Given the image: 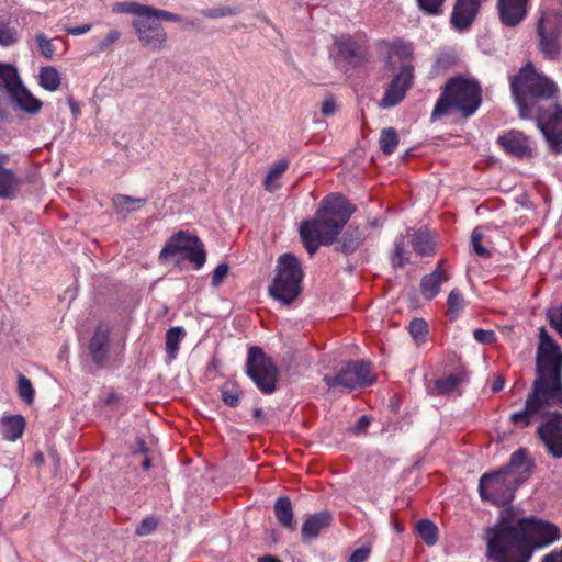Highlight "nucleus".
Instances as JSON below:
<instances>
[{
  "instance_id": "52",
  "label": "nucleus",
  "mask_w": 562,
  "mask_h": 562,
  "mask_svg": "<svg viewBox=\"0 0 562 562\" xmlns=\"http://www.w3.org/2000/svg\"><path fill=\"white\" fill-rule=\"evenodd\" d=\"M337 111V105L335 98L333 95H327L321 106V113L324 116L334 115Z\"/></svg>"
},
{
  "instance_id": "2",
  "label": "nucleus",
  "mask_w": 562,
  "mask_h": 562,
  "mask_svg": "<svg viewBox=\"0 0 562 562\" xmlns=\"http://www.w3.org/2000/svg\"><path fill=\"white\" fill-rule=\"evenodd\" d=\"M560 529L537 518H516L512 508L486 529V558L491 562H529L536 548L560 540Z\"/></svg>"
},
{
  "instance_id": "36",
  "label": "nucleus",
  "mask_w": 562,
  "mask_h": 562,
  "mask_svg": "<svg viewBox=\"0 0 562 562\" xmlns=\"http://www.w3.org/2000/svg\"><path fill=\"white\" fill-rule=\"evenodd\" d=\"M186 333L181 327H172L166 334V351L170 359L177 357L179 350V344L184 337Z\"/></svg>"
},
{
  "instance_id": "57",
  "label": "nucleus",
  "mask_w": 562,
  "mask_h": 562,
  "mask_svg": "<svg viewBox=\"0 0 562 562\" xmlns=\"http://www.w3.org/2000/svg\"><path fill=\"white\" fill-rule=\"evenodd\" d=\"M91 29H92V25L87 23V24H83L80 26H67L65 29V31L70 35L78 36V35L88 33Z\"/></svg>"
},
{
  "instance_id": "10",
  "label": "nucleus",
  "mask_w": 562,
  "mask_h": 562,
  "mask_svg": "<svg viewBox=\"0 0 562 562\" xmlns=\"http://www.w3.org/2000/svg\"><path fill=\"white\" fill-rule=\"evenodd\" d=\"M180 256L189 260L195 269H201L206 261V251L203 243L196 235L186 231L173 234L160 251L159 258L167 260Z\"/></svg>"
},
{
  "instance_id": "42",
  "label": "nucleus",
  "mask_w": 562,
  "mask_h": 562,
  "mask_svg": "<svg viewBox=\"0 0 562 562\" xmlns=\"http://www.w3.org/2000/svg\"><path fill=\"white\" fill-rule=\"evenodd\" d=\"M483 233L480 227H475L471 233V246L474 254L481 258L491 257V251L482 246Z\"/></svg>"
},
{
  "instance_id": "64",
  "label": "nucleus",
  "mask_w": 562,
  "mask_h": 562,
  "mask_svg": "<svg viewBox=\"0 0 562 562\" xmlns=\"http://www.w3.org/2000/svg\"><path fill=\"white\" fill-rule=\"evenodd\" d=\"M36 461L37 462H42L43 461V456L42 454L36 456Z\"/></svg>"
},
{
  "instance_id": "11",
  "label": "nucleus",
  "mask_w": 562,
  "mask_h": 562,
  "mask_svg": "<svg viewBox=\"0 0 562 562\" xmlns=\"http://www.w3.org/2000/svg\"><path fill=\"white\" fill-rule=\"evenodd\" d=\"M537 34L540 52L548 59H557L561 53L562 12L554 9L541 10Z\"/></svg>"
},
{
  "instance_id": "62",
  "label": "nucleus",
  "mask_w": 562,
  "mask_h": 562,
  "mask_svg": "<svg viewBox=\"0 0 562 562\" xmlns=\"http://www.w3.org/2000/svg\"><path fill=\"white\" fill-rule=\"evenodd\" d=\"M263 415V411L261 408H255L254 409V417L257 419H260Z\"/></svg>"
},
{
  "instance_id": "59",
  "label": "nucleus",
  "mask_w": 562,
  "mask_h": 562,
  "mask_svg": "<svg viewBox=\"0 0 562 562\" xmlns=\"http://www.w3.org/2000/svg\"><path fill=\"white\" fill-rule=\"evenodd\" d=\"M505 385V379L502 376V375H498L497 378H495V380L493 381L492 385H491V389H492V392L496 393V392H499Z\"/></svg>"
},
{
  "instance_id": "12",
  "label": "nucleus",
  "mask_w": 562,
  "mask_h": 562,
  "mask_svg": "<svg viewBox=\"0 0 562 562\" xmlns=\"http://www.w3.org/2000/svg\"><path fill=\"white\" fill-rule=\"evenodd\" d=\"M371 363L368 361H349L336 375L325 374L323 381L328 389L338 386L353 390L358 386L370 385L374 382Z\"/></svg>"
},
{
  "instance_id": "26",
  "label": "nucleus",
  "mask_w": 562,
  "mask_h": 562,
  "mask_svg": "<svg viewBox=\"0 0 562 562\" xmlns=\"http://www.w3.org/2000/svg\"><path fill=\"white\" fill-rule=\"evenodd\" d=\"M147 203L146 198H133L126 194H115L112 205L116 214L125 217L131 212L143 207Z\"/></svg>"
},
{
  "instance_id": "46",
  "label": "nucleus",
  "mask_w": 562,
  "mask_h": 562,
  "mask_svg": "<svg viewBox=\"0 0 562 562\" xmlns=\"http://www.w3.org/2000/svg\"><path fill=\"white\" fill-rule=\"evenodd\" d=\"M408 328L415 340L423 339L428 331V325L423 318H414Z\"/></svg>"
},
{
  "instance_id": "31",
  "label": "nucleus",
  "mask_w": 562,
  "mask_h": 562,
  "mask_svg": "<svg viewBox=\"0 0 562 562\" xmlns=\"http://www.w3.org/2000/svg\"><path fill=\"white\" fill-rule=\"evenodd\" d=\"M415 529L423 541L431 547L435 546L439 538L438 527L430 519H420L416 522Z\"/></svg>"
},
{
  "instance_id": "17",
  "label": "nucleus",
  "mask_w": 562,
  "mask_h": 562,
  "mask_svg": "<svg viewBox=\"0 0 562 562\" xmlns=\"http://www.w3.org/2000/svg\"><path fill=\"white\" fill-rule=\"evenodd\" d=\"M497 142L506 153L517 158L532 156L530 139L520 132L512 131L503 136H499Z\"/></svg>"
},
{
  "instance_id": "49",
  "label": "nucleus",
  "mask_w": 562,
  "mask_h": 562,
  "mask_svg": "<svg viewBox=\"0 0 562 562\" xmlns=\"http://www.w3.org/2000/svg\"><path fill=\"white\" fill-rule=\"evenodd\" d=\"M228 271H229L228 263H226V262L220 263L212 273V281H211L212 285L214 288L220 286L223 283L224 279L227 277Z\"/></svg>"
},
{
  "instance_id": "27",
  "label": "nucleus",
  "mask_w": 562,
  "mask_h": 562,
  "mask_svg": "<svg viewBox=\"0 0 562 562\" xmlns=\"http://www.w3.org/2000/svg\"><path fill=\"white\" fill-rule=\"evenodd\" d=\"M22 85L18 69L11 64L0 63V88L10 95Z\"/></svg>"
},
{
  "instance_id": "25",
  "label": "nucleus",
  "mask_w": 562,
  "mask_h": 562,
  "mask_svg": "<svg viewBox=\"0 0 562 562\" xmlns=\"http://www.w3.org/2000/svg\"><path fill=\"white\" fill-rule=\"evenodd\" d=\"M10 98L15 104L24 112L30 114L37 113L42 108V102L36 99L25 87L22 85L20 88L10 94Z\"/></svg>"
},
{
  "instance_id": "44",
  "label": "nucleus",
  "mask_w": 562,
  "mask_h": 562,
  "mask_svg": "<svg viewBox=\"0 0 562 562\" xmlns=\"http://www.w3.org/2000/svg\"><path fill=\"white\" fill-rule=\"evenodd\" d=\"M418 8L427 15H438L442 13L445 0H416Z\"/></svg>"
},
{
  "instance_id": "61",
  "label": "nucleus",
  "mask_w": 562,
  "mask_h": 562,
  "mask_svg": "<svg viewBox=\"0 0 562 562\" xmlns=\"http://www.w3.org/2000/svg\"><path fill=\"white\" fill-rule=\"evenodd\" d=\"M258 562H281V561L272 555H265V557L259 558Z\"/></svg>"
},
{
  "instance_id": "16",
  "label": "nucleus",
  "mask_w": 562,
  "mask_h": 562,
  "mask_svg": "<svg viewBox=\"0 0 562 562\" xmlns=\"http://www.w3.org/2000/svg\"><path fill=\"white\" fill-rule=\"evenodd\" d=\"M529 2L530 0H497L501 23L506 27L518 26L527 18Z\"/></svg>"
},
{
  "instance_id": "24",
  "label": "nucleus",
  "mask_w": 562,
  "mask_h": 562,
  "mask_svg": "<svg viewBox=\"0 0 562 562\" xmlns=\"http://www.w3.org/2000/svg\"><path fill=\"white\" fill-rule=\"evenodd\" d=\"M366 235L358 226H349L341 238L337 241L336 250L345 255L353 254L364 241Z\"/></svg>"
},
{
  "instance_id": "45",
  "label": "nucleus",
  "mask_w": 562,
  "mask_h": 562,
  "mask_svg": "<svg viewBox=\"0 0 562 562\" xmlns=\"http://www.w3.org/2000/svg\"><path fill=\"white\" fill-rule=\"evenodd\" d=\"M36 42L38 44V49L43 57L50 60L54 57L55 46L44 33H38L36 35Z\"/></svg>"
},
{
  "instance_id": "8",
  "label": "nucleus",
  "mask_w": 562,
  "mask_h": 562,
  "mask_svg": "<svg viewBox=\"0 0 562 562\" xmlns=\"http://www.w3.org/2000/svg\"><path fill=\"white\" fill-rule=\"evenodd\" d=\"M245 369L246 374L262 393L271 394L276 391L280 372L262 348L258 346L248 348Z\"/></svg>"
},
{
  "instance_id": "33",
  "label": "nucleus",
  "mask_w": 562,
  "mask_h": 562,
  "mask_svg": "<svg viewBox=\"0 0 562 562\" xmlns=\"http://www.w3.org/2000/svg\"><path fill=\"white\" fill-rule=\"evenodd\" d=\"M339 53L350 63L360 61L364 58L360 46L350 37H344L338 43Z\"/></svg>"
},
{
  "instance_id": "43",
  "label": "nucleus",
  "mask_w": 562,
  "mask_h": 562,
  "mask_svg": "<svg viewBox=\"0 0 562 562\" xmlns=\"http://www.w3.org/2000/svg\"><path fill=\"white\" fill-rule=\"evenodd\" d=\"M391 261L394 268H401L408 261L403 238L395 241L394 250L391 255Z\"/></svg>"
},
{
  "instance_id": "58",
  "label": "nucleus",
  "mask_w": 562,
  "mask_h": 562,
  "mask_svg": "<svg viewBox=\"0 0 562 562\" xmlns=\"http://www.w3.org/2000/svg\"><path fill=\"white\" fill-rule=\"evenodd\" d=\"M541 562H562V547L546 554Z\"/></svg>"
},
{
  "instance_id": "22",
  "label": "nucleus",
  "mask_w": 562,
  "mask_h": 562,
  "mask_svg": "<svg viewBox=\"0 0 562 562\" xmlns=\"http://www.w3.org/2000/svg\"><path fill=\"white\" fill-rule=\"evenodd\" d=\"M330 522L331 515L329 512H319L310 516L302 526L303 542L315 539L323 529L329 527Z\"/></svg>"
},
{
  "instance_id": "3",
  "label": "nucleus",
  "mask_w": 562,
  "mask_h": 562,
  "mask_svg": "<svg viewBox=\"0 0 562 562\" xmlns=\"http://www.w3.org/2000/svg\"><path fill=\"white\" fill-rule=\"evenodd\" d=\"M355 211L356 207L344 195L326 196L315 217L300 227V236L308 254L313 256L321 244L331 245Z\"/></svg>"
},
{
  "instance_id": "53",
  "label": "nucleus",
  "mask_w": 562,
  "mask_h": 562,
  "mask_svg": "<svg viewBox=\"0 0 562 562\" xmlns=\"http://www.w3.org/2000/svg\"><path fill=\"white\" fill-rule=\"evenodd\" d=\"M547 317L549 319L550 325L561 335L562 337V316H558V312L553 310H549L547 312Z\"/></svg>"
},
{
  "instance_id": "13",
  "label": "nucleus",
  "mask_w": 562,
  "mask_h": 562,
  "mask_svg": "<svg viewBox=\"0 0 562 562\" xmlns=\"http://www.w3.org/2000/svg\"><path fill=\"white\" fill-rule=\"evenodd\" d=\"M533 119L546 137L550 150L560 154L562 151V108L550 105L546 110H538Z\"/></svg>"
},
{
  "instance_id": "5",
  "label": "nucleus",
  "mask_w": 562,
  "mask_h": 562,
  "mask_svg": "<svg viewBox=\"0 0 562 562\" xmlns=\"http://www.w3.org/2000/svg\"><path fill=\"white\" fill-rule=\"evenodd\" d=\"M115 13H128L138 16L132 21L140 45L145 48L159 52L166 47L168 35L164 26L150 21L151 19L169 22H182L183 18L170 11L157 9L153 5L140 4L135 1L116 2L112 7Z\"/></svg>"
},
{
  "instance_id": "21",
  "label": "nucleus",
  "mask_w": 562,
  "mask_h": 562,
  "mask_svg": "<svg viewBox=\"0 0 562 562\" xmlns=\"http://www.w3.org/2000/svg\"><path fill=\"white\" fill-rule=\"evenodd\" d=\"M532 467L533 464L528 457L527 450L519 449L512 454L509 463L502 469L507 473L514 474L515 479H519V484H521L531 472Z\"/></svg>"
},
{
  "instance_id": "56",
  "label": "nucleus",
  "mask_w": 562,
  "mask_h": 562,
  "mask_svg": "<svg viewBox=\"0 0 562 562\" xmlns=\"http://www.w3.org/2000/svg\"><path fill=\"white\" fill-rule=\"evenodd\" d=\"M369 425H370V419L368 418V416L363 415L358 419V422L351 428V431L357 435L362 434L368 429Z\"/></svg>"
},
{
  "instance_id": "38",
  "label": "nucleus",
  "mask_w": 562,
  "mask_h": 562,
  "mask_svg": "<svg viewBox=\"0 0 562 562\" xmlns=\"http://www.w3.org/2000/svg\"><path fill=\"white\" fill-rule=\"evenodd\" d=\"M18 40L16 29L10 25L9 19L0 15V45L4 47L11 46L15 44Z\"/></svg>"
},
{
  "instance_id": "23",
  "label": "nucleus",
  "mask_w": 562,
  "mask_h": 562,
  "mask_svg": "<svg viewBox=\"0 0 562 562\" xmlns=\"http://www.w3.org/2000/svg\"><path fill=\"white\" fill-rule=\"evenodd\" d=\"M449 276L442 270V261H440L436 269L426 274L420 281V292L426 300H432L440 290L441 283L447 281Z\"/></svg>"
},
{
  "instance_id": "32",
  "label": "nucleus",
  "mask_w": 562,
  "mask_h": 562,
  "mask_svg": "<svg viewBox=\"0 0 562 562\" xmlns=\"http://www.w3.org/2000/svg\"><path fill=\"white\" fill-rule=\"evenodd\" d=\"M413 249L420 256H430L435 254V243L432 236L426 231H418L414 234L412 240Z\"/></svg>"
},
{
  "instance_id": "41",
  "label": "nucleus",
  "mask_w": 562,
  "mask_h": 562,
  "mask_svg": "<svg viewBox=\"0 0 562 562\" xmlns=\"http://www.w3.org/2000/svg\"><path fill=\"white\" fill-rule=\"evenodd\" d=\"M461 378L457 374H450L445 379H439L435 383V387L439 394H449L453 392L460 384Z\"/></svg>"
},
{
  "instance_id": "1",
  "label": "nucleus",
  "mask_w": 562,
  "mask_h": 562,
  "mask_svg": "<svg viewBox=\"0 0 562 562\" xmlns=\"http://www.w3.org/2000/svg\"><path fill=\"white\" fill-rule=\"evenodd\" d=\"M539 347L536 361V379L527 395L525 407L509 416L513 425L526 428L535 419L544 422L537 434L548 452L562 458V414L551 413L552 407L562 408V351L544 327L539 329Z\"/></svg>"
},
{
  "instance_id": "28",
  "label": "nucleus",
  "mask_w": 562,
  "mask_h": 562,
  "mask_svg": "<svg viewBox=\"0 0 562 562\" xmlns=\"http://www.w3.org/2000/svg\"><path fill=\"white\" fill-rule=\"evenodd\" d=\"M25 420L21 415L7 416L1 419L3 437L9 441H15L24 431Z\"/></svg>"
},
{
  "instance_id": "20",
  "label": "nucleus",
  "mask_w": 562,
  "mask_h": 562,
  "mask_svg": "<svg viewBox=\"0 0 562 562\" xmlns=\"http://www.w3.org/2000/svg\"><path fill=\"white\" fill-rule=\"evenodd\" d=\"M8 156L0 153V199H14L23 184V180L5 168Z\"/></svg>"
},
{
  "instance_id": "54",
  "label": "nucleus",
  "mask_w": 562,
  "mask_h": 562,
  "mask_svg": "<svg viewBox=\"0 0 562 562\" xmlns=\"http://www.w3.org/2000/svg\"><path fill=\"white\" fill-rule=\"evenodd\" d=\"M369 554L370 548L368 547L356 549L349 557V562H364L369 558Z\"/></svg>"
},
{
  "instance_id": "18",
  "label": "nucleus",
  "mask_w": 562,
  "mask_h": 562,
  "mask_svg": "<svg viewBox=\"0 0 562 562\" xmlns=\"http://www.w3.org/2000/svg\"><path fill=\"white\" fill-rule=\"evenodd\" d=\"M481 5L471 0H457L451 14V24L458 31L470 27L476 18Z\"/></svg>"
},
{
  "instance_id": "48",
  "label": "nucleus",
  "mask_w": 562,
  "mask_h": 562,
  "mask_svg": "<svg viewBox=\"0 0 562 562\" xmlns=\"http://www.w3.org/2000/svg\"><path fill=\"white\" fill-rule=\"evenodd\" d=\"M203 15L210 19H217L223 18L227 15H235L238 13V9L229 8V7H222V8H213L204 10Z\"/></svg>"
},
{
  "instance_id": "47",
  "label": "nucleus",
  "mask_w": 562,
  "mask_h": 562,
  "mask_svg": "<svg viewBox=\"0 0 562 562\" xmlns=\"http://www.w3.org/2000/svg\"><path fill=\"white\" fill-rule=\"evenodd\" d=\"M157 525V520L154 517H147L136 527L135 532L140 537L148 536L156 530Z\"/></svg>"
},
{
  "instance_id": "63",
  "label": "nucleus",
  "mask_w": 562,
  "mask_h": 562,
  "mask_svg": "<svg viewBox=\"0 0 562 562\" xmlns=\"http://www.w3.org/2000/svg\"><path fill=\"white\" fill-rule=\"evenodd\" d=\"M142 467L144 470H148L150 468V460L149 459H145L142 463Z\"/></svg>"
},
{
  "instance_id": "35",
  "label": "nucleus",
  "mask_w": 562,
  "mask_h": 562,
  "mask_svg": "<svg viewBox=\"0 0 562 562\" xmlns=\"http://www.w3.org/2000/svg\"><path fill=\"white\" fill-rule=\"evenodd\" d=\"M398 142V135L394 127H386L381 131L379 145L383 154L391 155L394 153Z\"/></svg>"
},
{
  "instance_id": "51",
  "label": "nucleus",
  "mask_w": 562,
  "mask_h": 562,
  "mask_svg": "<svg viewBox=\"0 0 562 562\" xmlns=\"http://www.w3.org/2000/svg\"><path fill=\"white\" fill-rule=\"evenodd\" d=\"M474 339L480 344H493L496 340V335L493 330L475 329L473 333Z\"/></svg>"
},
{
  "instance_id": "15",
  "label": "nucleus",
  "mask_w": 562,
  "mask_h": 562,
  "mask_svg": "<svg viewBox=\"0 0 562 562\" xmlns=\"http://www.w3.org/2000/svg\"><path fill=\"white\" fill-rule=\"evenodd\" d=\"M111 331L112 328L105 323H100L88 344L89 356L92 362L99 368H105L111 351Z\"/></svg>"
},
{
  "instance_id": "6",
  "label": "nucleus",
  "mask_w": 562,
  "mask_h": 562,
  "mask_svg": "<svg viewBox=\"0 0 562 562\" xmlns=\"http://www.w3.org/2000/svg\"><path fill=\"white\" fill-rule=\"evenodd\" d=\"M480 94L481 90L477 82L462 77L450 78L432 110L431 116L432 119L440 117L447 114L451 108L460 111L463 116H470L481 103Z\"/></svg>"
},
{
  "instance_id": "4",
  "label": "nucleus",
  "mask_w": 562,
  "mask_h": 562,
  "mask_svg": "<svg viewBox=\"0 0 562 562\" xmlns=\"http://www.w3.org/2000/svg\"><path fill=\"white\" fill-rule=\"evenodd\" d=\"M510 90L524 120L533 119L538 110H546L541 102L553 100L559 92L557 83L537 71L531 63L510 77Z\"/></svg>"
},
{
  "instance_id": "7",
  "label": "nucleus",
  "mask_w": 562,
  "mask_h": 562,
  "mask_svg": "<svg viewBox=\"0 0 562 562\" xmlns=\"http://www.w3.org/2000/svg\"><path fill=\"white\" fill-rule=\"evenodd\" d=\"M303 269L299 259L290 254L279 257L276 276L269 285V295L283 305H290L300 295Z\"/></svg>"
},
{
  "instance_id": "39",
  "label": "nucleus",
  "mask_w": 562,
  "mask_h": 562,
  "mask_svg": "<svg viewBox=\"0 0 562 562\" xmlns=\"http://www.w3.org/2000/svg\"><path fill=\"white\" fill-rule=\"evenodd\" d=\"M447 305V314L449 318L453 321L454 318H457L459 313L464 308V299L459 289H453L449 293Z\"/></svg>"
},
{
  "instance_id": "30",
  "label": "nucleus",
  "mask_w": 562,
  "mask_h": 562,
  "mask_svg": "<svg viewBox=\"0 0 562 562\" xmlns=\"http://www.w3.org/2000/svg\"><path fill=\"white\" fill-rule=\"evenodd\" d=\"M40 86L47 91H56L61 83L59 71L53 66L41 67L38 74Z\"/></svg>"
},
{
  "instance_id": "9",
  "label": "nucleus",
  "mask_w": 562,
  "mask_h": 562,
  "mask_svg": "<svg viewBox=\"0 0 562 562\" xmlns=\"http://www.w3.org/2000/svg\"><path fill=\"white\" fill-rule=\"evenodd\" d=\"M519 479L507 473L502 468L493 473H484L479 482V493L483 501L496 506H506L512 503L514 494L519 486Z\"/></svg>"
},
{
  "instance_id": "60",
  "label": "nucleus",
  "mask_w": 562,
  "mask_h": 562,
  "mask_svg": "<svg viewBox=\"0 0 562 562\" xmlns=\"http://www.w3.org/2000/svg\"><path fill=\"white\" fill-rule=\"evenodd\" d=\"M68 103H69L70 110H71L74 116L77 117V115L80 112L78 104L76 103V101L72 98H70L68 100Z\"/></svg>"
},
{
  "instance_id": "19",
  "label": "nucleus",
  "mask_w": 562,
  "mask_h": 562,
  "mask_svg": "<svg viewBox=\"0 0 562 562\" xmlns=\"http://www.w3.org/2000/svg\"><path fill=\"white\" fill-rule=\"evenodd\" d=\"M379 49L380 54L383 56L385 67L391 70L395 68L393 58L397 57L400 60H405L413 54L412 45L402 40H395L393 42L382 41L379 43Z\"/></svg>"
},
{
  "instance_id": "55",
  "label": "nucleus",
  "mask_w": 562,
  "mask_h": 562,
  "mask_svg": "<svg viewBox=\"0 0 562 562\" xmlns=\"http://www.w3.org/2000/svg\"><path fill=\"white\" fill-rule=\"evenodd\" d=\"M456 63V57L450 54H442L437 58L436 66L439 69H448Z\"/></svg>"
},
{
  "instance_id": "14",
  "label": "nucleus",
  "mask_w": 562,
  "mask_h": 562,
  "mask_svg": "<svg viewBox=\"0 0 562 562\" xmlns=\"http://www.w3.org/2000/svg\"><path fill=\"white\" fill-rule=\"evenodd\" d=\"M413 78V66L403 65L389 85L384 97L380 101V106L383 109H389L398 104L404 99L407 90L411 88Z\"/></svg>"
},
{
  "instance_id": "29",
  "label": "nucleus",
  "mask_w": 562,
  "mask_h": 562,
  "mask_svg": "<svg viewBox=\"0 0 562 562\" xmlns=\"http://www.w3.org/2000/svg\"><path fill=\"white\" fill-rule=\"evenodd\" d=\"M274 515L281 526L291 530L294 529L293 508L289 497L283 496L277 499Z\"/></svg>"
},
{
  "instance_id": "37",
  "label": "nucleus",
  "mask_w": 562,
  "mask_h": 562,
  "mask_svg": "<svg viewBox=\"0 0 562 562\" xmlns=\"http://www.w3.org/2000/svg\"><path fill=\"white\" fill-rule=\"evenodd\" d=\"M288 167L289 162L286 160H280L269 169L263 182L266 190L273 192L276 189L280 188L279 184H274V181L286 171Z\"/></svg>"
},
{
  "instance_id": "40",
  "label": "nucleus",
  "mask_w": 562,
  "mask_h": 562,
  "mask_svg": "<svg viewBox=\"0 0 562 562\" xmlns=\"http://www.w3.org/2000/svg\"><path fill=\"white\" fill-rule=\"evenodd\" d=\"M18 393L25 403L32 404L34 402L35 391L30 379L23 374H19L18 378Z\"/></svg>"
},
{
  "instance_id": "50",
  "label": "nucleus",
  "mask_w": 562,
  "mask_h": 562,
  "mask_svg": "<svg viewBox=\"0 0 562 562\" xmlns=\"http://www.w3.org/2000/svg\"><path fill=\"white\" fill-rule=\"evenodd\" d=\"M120 37H121L120 31H117V30L110 31L105 35V37L102 41H100L99 44L97 45L98 50H100V52L105 50L106 48L112 46L114 43H116Z\"/></svg>"
},
{
  "instance_id": "34",
  "label": "nucleus",
  "mask_w": 562,
  "mask_h": 562,
  "mask_svg": "<svg viewBox=\"0 0 562 562\" xmlns=\"http://www.w3.org/2000/svg\"><path fill=\"white\" fill-rule=\"evenodd\" d=\"M243 392L235 382L227 381L221 387L222 401L229 407H237Z\"/></svg>"
}]
</instances>
